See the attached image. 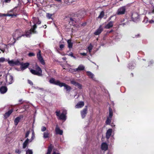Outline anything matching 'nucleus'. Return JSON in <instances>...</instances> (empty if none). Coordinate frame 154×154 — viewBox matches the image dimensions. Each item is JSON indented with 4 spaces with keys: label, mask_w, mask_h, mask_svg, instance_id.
I'll use <instances>...</instances> for the list:
<instances>
[{
    "label": "nucleus",
    "mask_w": 154,
    "mask_h": 154,
    "mask_svg": "<svg viewBox=\"0 0 154 154\" xmlns=\"http://www.w3.org/2000/svg\"><path fill=\"white\" fill-rule=\"evenodd\" d=\"M41 23V22L39 21H38V24H40Z\"/></svg>",
    "instance_id": "61"
},
{
    "label": "nucleus",
    "mask_w": 154,
    "mask_h": 154,
    "mask_svg": "<svg viewBox=\"0 0 154 154\" xmlns=\"http://www.w3.org/2000/svg\"><path fill=\"white\" fill-rule=\"evenodd\" d=\"M56 126V127L55 129L56 134H57L62 135L63 133V131L60 129V128L57 125Z\"/></svg>",
    "instance_id": "12"
},
{
    "label": "nucleus",
    "mask_w": 154,
    "mask_h": 154,
    "mask_svg": "<svg viewBox=\"0 0 154 154\" xmlns=\"http://www.w3.org/2000/svg\"><path fill=\"white\" fill-rule=\"evenodd\" d=\"M21 152V151L18 149H16L15 150V153H18L19 154H20Z\"/></svg>",
    "instance_id": "42"
},
{
    "label": "nucleus",
    "mask_w": 154,
    "mask_h": 154,
    "mask_svg": "<svg viewBox=\"0 0 154 154\" xmlns=\"http://www.w3.org/2000/svg\"><path fill=\"white\" fill-rule=\"evenodd\" d=\"M153 63V61H150L149 62V65H150L151 64H152Z\"/></svg>",
    "instance_id": "50"
},
{
    "label": "nucleus",
    "mask_w": 154,
    "mask_h": 154,
    "mask_svg": "<svg viewBox=\"0 0 154 154\" xmlns=\"http://www.w3.org/2000/svg\"><path fill=\"white\" fill-rule=\"evenodd\" d=\"M29 133L30 131H27L25 134V138H26L28 137L29 135Z\"/></svg>",
    "instance_id": "40"
},
{
    "label": "nucleus",
    "mask_w": 154,
    "mask_h": 154,
    "mask_svg": "<svg viewBox=\"0 0 154 154\" xmlns=\"http://www.w3.org/2000/svg\"><path fill=\"white\" fill-rule=\"evenodd\" d=\"M114 21H110L105 26L106 29H109L112 27L113 25Z\"/></svg>",
    "instance_id": "19"
},
{
    "label": "nucleus",
    "mask_w": 154,
    "mask_h": 154,
    "mask_svg": "<svg viewBox=\"0 0 154 154\" xmlns=\"http://www.w3.org/2000/svg\"><path fill=\"white\" fill-rule=\"evenodd\" d=\"M37 28V26L36 24H34L33 27H32L30 30L32 32V33L35 34L36 33V31L35 29Z\"/></svg>",
    "instance_id": "23"
},
{
    "label": "nucleus",
    "mask_w": 154,
    "mask_h": 154,
    "mask_svg": "<svg viewBox=\"0 0 154 154\" xmlns=\"http://www.w3.org/2000/svg\"><path fill=\"white\" fill-rule=\"evenodd\" d=\"M28 82L31 85H33V83L30 80H28Z\"/></svg>",
    "instance_id": "43"
},
{
    "label": "nucleus",
    "mask_w": 154,
    "mask_h": 154,
    "mask_svg": "<svg viewBox=\"0 0 154 154\" xmlns=\"http://www.w3.org/2000/svg\"><path fill=\"white\" fill-rule=\"evenodd\" d=\"M67 42L68 45V47L69 48H72L73 45V43L72 42L71 40L70 39L68 40L67 41Z\"/></svg>",
    "instance_id": "26"
},
{
    "label": "nucleus",
    "mask_w": 154,
    "mask_h": 154,
    "mask_svg": "<svg viewBox=\"0 0 154 154\" xmlns=\"http://www.w3.org/2000/svg\"><path fill=\"white\" fill-rule=\"evenodd\" d=\"M131 76L132 77H133L134 76V74L133 73H131Z\"/></svg>",
    "instance_id": "57"
},
{
    "label": "nucleus",
    "mask_w": 154,
    "mask_h": 154,
    "mask_svg": "<svg viewBox=\"0 0 154 154\" xmlns=\"http://www.w3.org/2000/svg\"><path fill=\"white\" fill-rule=\"evenodd\" d=\"M55 113H56V116L59 117L60 119L62 120H66V116L65 114H64L63 113H62L60 115V111H57Z\"/></svg>",
    "instance_id": "8"
},
{
    "label": "nucleus",
    "mask_w": 154,
    "mask_h": 154,
    "mask_svg": "<svg viewBox=\"0 0 154 154\" xmlns=\"http://www.w3.org/2000/svg\"><path fill=\"white\" fill-rule=\"evenodd\" d=\"M8 63L10 66H13L15 65H20V62L18 60H17L15 61L13 60H12L8 61Z\"/></svg>",
    "instance_id": "7"
},
{
    "label": "nucleus",
    "mask_w": 154,
    "mask_h": 154,
    "mask_svg": "<svg viewBox=\"0 0 154 154\" xmlns=\"http://www.w3.org/2000/svg\"><path fill=\"white\" fill-rule=\"evenodd\" d=\"M53 154H60V153H56L55 152H54Z\"/></svg>",
    "instance_id": "53"
},
{
    "label": "nucleus",
    "mask_w": 154,
    "mask_h": 154,
    "mask_svg": "<svg viewBox=\"0 0 154 154\" xmlns=\"http://www.w3.org/2000/svg\"><path fill=\"white\" fill-rule=\"evenodd\" d=\"M85 69V67L82 65H79L77 68L75 69V71H77L78 70L82 71L84 70Z\"/></svg>",
    "instance_id": "27"
},
{
    "label": "nucleus",
    "mask_w": 154,
    "mask_h": 154,
    "mask_svg": "<svg viewBox=\"0 0 154 154\" xmlns=\"http://www.w3.org/2000/svg\"><path fill=\"white\" fill-rule=\"evenodd\" d=\"M112 17V16H111L108 19V20H111Z\"/></svg>",
    "instance_id": "54"
},
{
    "label": "nucleus",
    "mask_w": 154,
    "mask_h": 154,
    "mask_svg": "<svg viewBox=\"0 0 154 154\" xmlns=\"http://www.w3.org/2000/svg\"><path fill=\"white\" fill-rule=\"evenodd\" d=\"M4 14L0 13V17H2L3 16H4V15H3Z\"/></svg>",
    "instance_id": "51"
},
{
    "label": "nucleus",
    "mask_w": 154,
    "mask_h": 154,
    "mask_svg": "<svg viewBox=\"0 0 154 154\" xmlns=\"http://www.w3.org/2000/svg\"><path fill=\"white\" fill-rule=\"evenodd\" d=\"M21 118L18 116L14 120V123L15 125H17L21 119Z\"/></svg>",
    "instance_id": "22"
},
{
    "label": "nucleus",
    "mask_w": 154,
    "mask_h": 154,
    "mask_svg": "<svg viewBox=\"0 0 154 154\" xmlns=\"http://www.w3.org/2000/svg\"><path fill=\"white\" fill-rule=\"evenodd\" d=\"M70 20L71 21H73V20H72V18H70Z\"/></svg>",
    "instance_id": "62"
},
{
    "label": "nucleus",
    "mask_w": 154,
    "mask_h": 154,
    "mask_svg": "<svg viewBox=\"0 0 154 154\" xmlns=\"http://www.w3.org/2000/svg\"><path fill=\"white\" fill-rule=\"evenodd\" d=\"M149 22L150 23H154V17L152 18V19L149 21Z\"/></svg>",
    "instance_id": "47"
},
{
    "label": "nucleus",
    "mask_w": 154,
    "mask_h": 154,
    "mask_svg": "<svg viewBox=\"0 0 154 154\" xmlns=\"http://www.w3.org/2000/svg\"><path fill=\"white\" fill-rule=\"evenodd\" d=\"M11 1V0H5V2L6 3H9Z\"/></svg>",
    "instance_id": "49"
},
{
    "label": "nucleus",
    "mask_w": 154,
    "mask_h": 154,
    "mask_svg": "<svg viewBox=\"0 0 154 154\" xmlns=\"http://www.w3.org/2000/svg\"><path fill=\"white\" fill-rule=\"evenodd\" d=\"M26 154H32V152L31 150L28 149L26 151Z\"/></svg>",
    "instance_id": "39"
},
{
    "label": "nucleus",
    "mask_w": 154,
    "mask_h": 154,
    "mask_svg": "<svg viewBox=\"0 0 154 154\" xmlns=\"http://www.w3.org/2000/svg\"><path fill=\"white\" fill-rule=\"evenodd\" d=\"M9 81L8 82L9 83L11 84L12 83L13 81V77L12 76L10 75L9 77Z\"/></svg>",
    "instance_id": "35"
},
{
    "label": "nucleus",
    "mask_w": 154,
    "mask_h": 154,
    "mask_svg": "<svg viewBox=\"0 0 154 154\" xmlns=\"http://www.w3.org/2000/svg\"><path fill=\"white\" fill-rule=\"evenodd\" d=\"M103 30V28L102 25H100L99 28L94 32V34L95 35H98L100 34Z\"/></svg>",
    "instance_id": "13"
},
{
    "label": "nucleus",
    "mask_w": 154,
    "mask_h": 154,
    "mask_svg": "<svg viewBox=\"0 0 154 154\" xmlns=\"http://www.w3.org/2000/svg\"><path fill=\"white\" fill-rule=\"evenodd\" d=\"M64 47V44H61L60 45V50H62Z\"/></svg>",
    "instance_id": "44"
},
{
    "label": "nucleus",
    "mask_w": 154,
    "mask_h": 154,
    "mask_svg": "<svg viewBox=\"0 0 154 154\" xmlns=\"http://www.w3.org/2000/svg\"><path fill=\"white\" fill-rule=\"evenodd\" d=\"M87 106H85V108L81 111V115L82 119L85 117L87 113Z\"/></svg>",
    "instance_id": "11"
},
{
    "label": "nucleus",
    "mask_w": 154,
    "mask_h": 154,
    "mask_svg": "<svg viewBox=\"0 0 154 154\" xmlns=\"http://www.w3.org/2000/svg\"><path fill=\"white\" fill-rule=\"evenodd\" d=\"M32 33V32L30 29L29 30L26 31L25 34H23L24 36H26L27 37H30V35Z\"/></svg>",
    "instance_id": "21"
},
{
    "label": "nucleus",
    "mask_w": 154,
    "mask_h": 154,
    "mask_svg": "<svg viewBox=\"0 0 154 154\" xmlns=\"http://www.w3.org/2000/svg\"><path fill=\"white\" fill-rule=\"evenodd\" d=\"M85 14V12L83 11H80L78 12V13L77 14V17H79L80 18H82L84 16V14Z\"/></svg>",
    "instance_id": "20"
},
{
    "label": "nucleus",
    "mask_w": 154,
    "mask_h": 154,
    "mask_svg": "<svg viewBox=\"0 0 154 154\" xmlns=\"http://www.w3.org/2000/svg\"><path fill=\"white\" fill-rule=\"evenodd\" d=\"M46 128L45 126H42L41 128V131H44L46 130Z\"/></svg>",
    "instance_id": "45"
},
{
    "label": "nucleus",
    "mask_w": 154,
    "mask_h": 154,
    "mask_svg": "<svg viewBox=\"0 0 154 154\" xmlns=\"http://www.w3.org/2000/svg\"><path fill=\"white\" fill-rule=\"evenodd\" d=\"M128 67L129 69H133L134 67L133 63L132 62L129 63Z\"/></svg>",
    "instance_id": "28"
},
{
    "label": "nucleus",
    "mask_w": 154,
    "mask_h": 154,
    "mask_svg": "<svg viewBox=\"0 0 154 154\" xmlns=\"http://www.w3.org/2000/svg\"><path fill=\"white\" fill-rule=\"evenodd\" d=\"M81 55L83 56H85L87 55V54L85 53H82L81 54Z\"/></svg>",
    "instance_id": "48"
},
{
    "label": "nucleus",
    "mask_w": 154,
    "mask_h": 154,
    "mask_svg": "<svg viewBox=\"0 0 154 154\" xmlns=\"http://www.w3.org/2000/svg\"><path fill=\"white\" fill-rule=\"evenodd\" d=\"M49 133L48 132H45L44 133L43 137L44 138H46L49 137Z\"/></svg>",
    "instance_id": "36"
},
{
    "label": "nucleus",
    "mask_w": 154,
    "mask_h": 154,
    "mask_svg": "<svg viewBox=\"0 0 154 154\" xmlns=\"http://www.w3.org/2000/svg\"><path fill=\"white\" fill-rule=\"evenodd\" d=\"M101 148L103 150L106 151L108 149V146L107 144L105 142L102 143L101 145Z\"/></svg>",
    "instance_id": "17"
},
{
    "label": "nucleus",
    "mask_w": 154,
    "mask_h": 154,
    "mask_svg": "<svg viewBox=\"0 0 154 154\" xmlns=\"http://www.w3.org/2000/svg\"><path fill=\"white\" fill-rule=\"evenodd\" d=\"M131 18L134 22H137L140 20V16L137 13L134 12L132 14Z\"/></svg>",
    "instance_id": "5"
},
{
    "label": "nucleus",
    "mask_w": 154,
    "mask_h": 154,
    "mask_svg": "<svg viewBox=\"0 0 154 154\" xmlns=\"http://www.w3.org/2000/svg\"><path fill=\"white\" fill-rule=\"evenodd\" d=\"M0 50L3 52H4V50H3L2 49H0Z\"/></svg>",
    "instance_id": "59"
},
{
    "label": "nucleus",
    "mask_w": 154,
    "mask_h": 154,
    "mask_svg": "<svg viewBox=\"0 0 154 154\" xmlns=\"http://www.w3.org/2000/svg\"><path fill=\"white\" fill-rule=\"evenodd\" d=\"M29 63H23L20 62V68L22 70H24L27 68L29 66Z\"/></svg>",
    "instance_id": "10"
},
{
    "label": "nucleus",
    "mask_w": 154,
    "mask_h": 154,
    "mask_svg": "<svg viewBox=\"0 0 154 154\" xmlns=\"http://www.w3.org/2000/svg\"><path fill=\"white\" fill-rule=\"evenodd\" d=\"M112 132V129L111 128L108 129L106 133V138L107 139L109 138Z\"/></svg>",
    "instance_id": "14"
},
{
    "label": "nucleus",
    "mask_w": 154,
    "mask_h": 154,
    "mask_svg": "<svg viewBox=\"0 0 154 154\" xmlns=\"http://www.w3.org/2000/svg\"><path fill=\"white\" fill-rule=\"evenodd\" d=\"M5 61V59L3 57L0 58V62H3Z\"/></svg>",
    "instance_id": "46"
},
{
    "label": "nucleus",
    "mask_w": 154,
    "mask_h": 154,
    "mask_svg": "<svg viewBox=\"0 0 154 154\" xmlns=\"http://www.w3.org/2000/svg\"><path fill=\"white\" fill-rule=\"evenodd\" d=\"M126 10L125 6H122L118 9L116 14L119 15L124 14H125Z\"/></svg>",
    "instance_id": "6"
},
{
    "label": "nucleus",
    "mask_w": 154,
    "mask_h": 154,
    "mask_svg": "<svg viewBox=\"0 0 154 154\" xmlns=\"http://www.w3.org/2000/svg\"><path fill=\"white\" fill-rule=\"evenodd\" d=\"M13 109H11L9 110L8 112L5 113L4 115L5 119H7L8 118L10 115L13 112Z\"/></svg>",
    "instance_id": "15"
},
{
    "label": "nucleus",
    "mask_w": 154,
    "mask_h": 154,
    "mask_svg": "<svg viewBox=\"0 0 154 154\" xmlns=\"http://www.w3.org/2000/svg\"><path fill=\"white\" fill-rule=\"evenodd\" d=\"M37 57L39 62L43 65H45V64L44 60L42 56L41 51L40 50H38V52L37 54Z\"/></svg>",
    "instance_id": "4"
},
{
    "label": "nucleus",
    "mask_w": 154,
    "mask_h": 154,
    "mask_svg": "<svg viewBox=\"0 0 154 154\" xmlns=\"http://www.w3.org/2000/svg\"><path fill=\"white\" fill-rule=\"evenodd\" d=\"M35 55V54L32 52H30L28 54V56L30 57L34 56Z\"/></svg>",
    "instance_id": "38"
},
{
    "label": "nucleus",
    "mask_w": 154,
    "mask_h": 154,
    "mask_svg": "<svg viewBox=\"0 0 154 154\" xmlns=\"http://www.w3.org/2000/svg\"><path fill=\"white\" fill-rule=\"evenodd\" d=\"M33 69L29 68L30 72L33 75L41 76L42 75V71L41 68L35 63V66L33 67Z\"/></svg>",
    "instance_id": "2"
},
{
    "label": "nucleus",
    "mask_w": 154,
    "mask_h": 154,
    "mask_svg": "<svg viewBox=\"0 0 154 154\" xmlns=\"http://www.w3.org/2000/svg\"><path fill=\"white\" fill-rule=\"evenodd\" d=\"M8 88L5 86H2L0 88V92L1 94H4L7 91Z\"/></svg>",
    "instance_id": "16"
},
{
    "label": "nucleus",
    "mask_w": 154,
    "mask_h": 154,
    "mask_svg": "<svg viewBox=\"0 0 154 154\" xmlns=\"http://www.w3.org/2000/svg\"><path fill=\"white\" fill-rule=\"evenodd\" d=\"M22 99L20 100H19V102H22Z\"/></svg>",
    "instance_id": "58"
},
{
    "label": "nucleus",
    "mask_w": 154,
    "mask_h": 154,
    "mask_svg": "<svg viewBox=\"0 0 154 154\" xmlns=\"http://www.w3.org/2000/svg\"><path fill=\"white\" fill-rule=\"evenodd\" d=\"M3 15H4V16H9L12 17H13L14 16L16 17L17 16L16 14H9L8 13L6 14H3Z\"/></svg>",
    "instance_id": "33"
},
{
    "label": "nucleus",
    "mask_w": 154,
    "mask_h": 154,
    "mask_svg": "<svg viewBox=\"0 0 154 154\" xmlns=\"http://www.w3.org/2000/svg\"><path fill=\"white\" fill-rule=\"evenodd\" d=\"M93 47L92 45L91 44H90L88 48V52L90 54L91 53V50L93 48Z\"/></svg>",
    "instance_id": "32"
},
{
    "label": "nucleus",
    "mask_w": 154,
    "mask_h": 154,
    "mask_svg": "<svg viewBox=\"0 0 154 154\" xmlns=\"http://www.w3.org/2000/svg\"><path fill=\"white\" fill-rule=\"evenodd\" d=\"M71 83L74 86L77 87L79 89L82 88V85L77 82H76L74 80L70 81Z\"/></svg>",
    "instance_id": "9"
},
{
    "label": "nucleus",
    "mask_w": 154,
    "mask_h": 154,
    "mask_svg": "<svg viewBox=\"0 0 154 154\" xmlns=\"http://www.w3.org/2000/svg\"><path fill=\"white\" fill-rule=\"evenodd\" d=\"M53 148V146L51 144H50L48 147L47 152L51 153L52 151Z\"/></svg>",
    "instance_id": "30"
},
{
    "label": "nucleus",
    "mask_w": 154,
    "mask_h": 154,
    "mask_svg": "<svg viewBox=\"0 0 154 154\" xmlns=\"http://www.w3.org/2000/svg\"><path fill=\"white\" fill-rule=\"evenodd\" d=\"M104 16V12L103 11H102L99 16L97 17L98 18L101 19Z\"/></svg>",
    "instance_id": "34"
},
{
    "label": "nucleus",
    "mask_w": 154,
    "mask_h": 154,
    "mask_svg": "<svg viewBox=\"0 0 154 154\" xmlns=\"http://www.w3.org/2000/svg\"><path fill=\"white\" fill-rule=\"evenodd\" d=\"M112 120V118L108 117L106 121V125H110Z\"/></svg>",
    "instance_id": "29"
},
{
    "label": "nucleus",
    "mask_w": 154,
    "mask_h": 154,
    "mask_svg": "<svg viewBox=\"0 0 154 154\" xmlns=\"http://www.w3.org/2000/svg\"><path fill=\"white\" fill-rule=\"evenodd\" d=\"M34 136V133H32V138L33 137V136Z\"/></svg>",
    "instance_id": "55"
},
{
    "label": "nucleus",
    "mask_w": 154,
    "mask_h": 154,
    "mask_svg": "<svg viewBox=\"0 0 154 154\" xmlns=\"http://www.w3.org/2000/svg\"><path fill=\"white\" fill-rule=\"evenodd\" d=\"M84 105V103L83 101H80L75 106L76 108H81L83 107Z\"/></svg>",
    "instance_id": "18"
},
{
    "label": "nucleus",
    "mask_w": 154,
    "mask_h": 154,
    "mask_svg": "<svg viewBox=\"0 0 154 154\" xmlns=\"http://www.w3.org/2000/svg\"><path fill=\"white\" fill-rule=\"evenodd\" d=\"M152 13H154V8H153V9L152 10Z\"/></svg>",
    "instance_id": "56"
},
{
    "label": "nucleus",
    "mask_w": 154,
    "mask_h": 154,
    "mask_svg": "<svg viewBox=\"0 0 154 154\" xmlns=\"http://www.w3.org/2000/svg\"><path fill=\"white\" fill-rule=\"evenodd\" d=\"M52 16V15L51 14L49 13L47 14V18L49 19L51 18Z\"/></svg>",
    "instance_id": "41"
},
{
    "label": "nucleus",
    "mask_w": 154,
    "mask_h": 154,
    "mask_svg": "<svg viewBox=\"0 0 154 154\" xmlns=\"http://www.w3.org/2000/svg\"><path fill=\"white\" fill-rule=\"evenodd\" d=\"M137 35V37H138L139 36V35L138 34Z\"/></svg>",
    "instance_id": "64"
},
{
    "label": "nucleus",
    "mask_w": 154,
    "mask_h": 154,
    "mask_svg": "<svg viewBox=\"0 0 154 154\" xmlns=\"http://www.w3.org/2000/svg\"><path fill=\"white\" fill-rule=\"evenodd\" d=\"M13 38L14 39V43L15 42L16 40H18L22 36H24L23 32L21 30H17L13 33Z\"/></svg>",
    "instance_id": "3"
},
{
    "label": "nucleus",
    "mask_w": 154,
    "mask_h": 154,
    "mask_svg": "<svg viewBox=\"0 0 154 154\" xmlns=\"http://www.w3.org/2000/svg\"><path fill=\"white\" fill-rule=\"evenodd\" d=\"M67 55L69 56H70L72 57H73L74 59H76V57L73 55V53L72 52H70Z\"/></svg>",
    "instance_id": "37"
},
{
    "label": "nucleus",
    "mask_w": 154,
    "mask_h": 154,
    "mask_svg": "<svg viewBox=\"0 0 154 154\" xmlns=\"http://www.w3.org/2000/svg\"><path fill=\"white\" fill-rule=\"evenodd\" d=\"M51 154V153L47 152V153H46V154Z\"/></svg>",
    "instance_id": "63"
},
{
    "label": "nucleus",
    "mask_w": 154,
    "mask_h": 154,
    "mask_svg": "<svg viewBox=\"0 0 154 154\" xmlns=\"http://www.w3.org/2000/svg\"><path fill=\"white\" fill-rule=\"evenodd\" d=\"M86 73L88 76L91 78L94 79V75L90 71H87Z\"/></svg>",
    "instance_id": "25"
},
{
    "label": "nucleus",
    "mask_w": 154,
    "mask_h": 154,
    "mask_svg": "<svg viewBox=\"0 0 154 154\" xmlns=\"http://www.w3.org/2000/svg\"><path fill=\"white\" fill-rule=\"evenodd\" d=\"M49 82L51 84L58 85L60 87L64 86L65 89L66 90V91L68 92H69L71 90V88L70 86L67 85L65 83L60 82L58 80H56L54 78H51Z\"/></svg>",
    "instance_id": "1"
},
{
    "label": "nucleus",
    "mask_w": 154,
    "mask_h": 154,
    "mask_svg": "<svg viewBox=\"0 0 154 154\" xmlns=\"http://www.w3.org/2000/svg\"><path fill=\"white\" fill-rule=\"evenodd\" d=\"M29 140L27 138L23 143V148H25L28 145Z\"/></svg>",
    "instance_id": "24"
},
{
    "label": "nucleus",
    "mask_w": 154,
    "mask_h": 154,
    "mask_svg": "<svg viewBox=\"0 0 154 154\" xmlns=\"http://www.w3.org/2000/svg\"><path fill=\"white\" fill-rule=\"evenodd\" d=\"M14 9H13V10H11V11H10V12H13V10H14Z\"/></svg>",
    "instance_id": "60"
},
{
    "label": "nucleus",
    "mask_w": 154,
    "mask_h": 154,
    "mask_svg": "<svg viewBox=\"0 0 154 154\" xmlns=\"http://www.w3.org/2000/svg\"><path fill=\"white\" fill-rule=\"evenodd\" d=\"M109 114L108 117L112 118L113 116V112L112 110L110 107H109Z\"/></svg>",
    "instance_id": "31"
},
{
    "label": "nucleus",
    "mask_w": 154,
    "mask_h": 154,
    "mask_svg": "<svg viewBox=\"0 0 154 154\" xmlns=\"http://www.w3.org/2000/svg\"><path fill=\"white\" fill-rule=\"evenodd\" d=\"M62 59L64 60H66V58L65 57H64L62 58Z\"/></svg>",
    "instance_id": "52"
}]
</instances>
